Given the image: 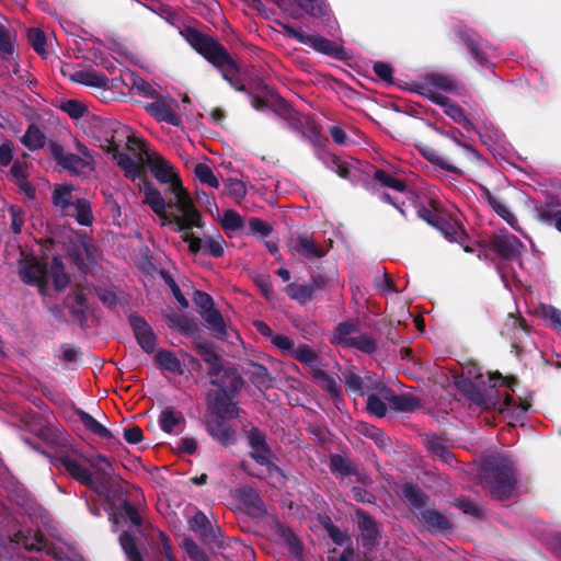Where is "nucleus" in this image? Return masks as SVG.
Here are the masks:
<instances>
[{
    "mask_svg": "<svg viewBox=\"0 0 561 561\" xmlns=\"http://www.w3.org/2000/svg\"><path fill=\"white\" fill-rule=\"evenodd\" d=\"M53 465L64 468L79 483L95 488V479L104 480L112 472V465L102 455L85 457L78 451L60 453Z\"/></svg>",
    "mask_w": 561,
    "mask_h": 561,
    "instance_id": "obj_1",
    "label": "nucleus"
},
{
    "mask_svg": "<svg viewBox=\"0 0 561 561\" xmlns=\"http://www.w3.org/2000/svg\"><path fill=\"white\" fill-rule=\"evenodd\" d=\"M7 522L3 525L5 531L4 538H0V557L5 558L12 554L20 548L27 551H45L49 553V548L46 540L37 531L26 526V519L23 515L9 516L1 519L0 524Z\"/></svg>",
    "mask_w": 561,
    "mask_h": 561,
    "instance_id": "obj_2",
    "label": "nucleus"
},
{
    "mask_svg": "<svg viewBox=\"0 0 561 561\" xmlns=\"http://www.w3.org/2000/svg\"><path fill=\"white\" fill-rule=\"evenodd\" d=\"M140 192L144 195L142 202L148 205L151 210L160 218L161 226L173 227L174 230H183L185 228L201 227V214L193 205V214H186L182 209H178L174 203L171 205L174 211L167 210V203L162 194L153 185L142 182Z\"/></svg>",
    "mask_w": 561,
    "mask_h": 561,
    "instance_id": "obj_3",
    "label": "nucleus"
},
{
    "mask_svg": "<svg viewBox=\"0 0 561 561\" xmlns=\"http://www.w3.org/2000/svg\"><path fill=\"white\" fill-rule=\"evenodd\" d=\"M482 480L484 486L496 499L513 496L517 483L513 461L505 456L489 458L482 467Z\"/></svg>",
    "mask_w": 561,
    "mask_h": 561,
    "instance_id": "obj_4",
    "label": "nucleus"
},
{
    "mask_svg": "<svg viewBox=\"0 0 561 561\" xmlns=\"http://www.w3.org/2000/svg\"><path fill=\"white\" fill-rule=\"evenodd\" d=\"M278 8L293 19L309 15L316 26L340 39V26L325 0H278Z\"/></svg>",
    "mask_w": 561,
    "mask_h": 561,
    "instance_id": "obj_5",
    "label": "nucleus"
},
{
    "mask_svg": "<svg viewBox=\"0 0 561 561\" xmlns=\"http://www.w3.org/2000/svg\"><path fill=\"white\" fill-rule=\"evenodd\" d=\"M186 38L191 46L211 62L221 72L224 79L229 81L236 90L243 89L242 85L234 81L238 67L222 46L213 38L192 28L186 31Z\"/></svg>",
    "mask_w": 561,
    "mask_h": 561,
    "instance_id": "obj_6",
    "label": "nucleus"
},
{
    "mask_svg": "<svg viewBox=\"0 0 561 561\" xmlns=\"http://www.w3.org/2000/svg\"><path fill=\"white\" fill-rule=\"evenodd\" d=\"M146 163L153 176L162 184L170 185V192L174 197V206L193 214V201L187 191L183 187L174 167L158 153L147 154Z\"/></svg>",
    "mask_w": 561,
    "mask_h": 561,
    "instance_id": "obj_7",
    "label": "nucleus"
},
{
    "mask_svg": "<svg viewBox=\"0 0 561 561\" xmlns=\"http://www.w3.org/2000/svg\"><path fill=\"white\" fill-rule=\"evenodd\" d=\"M92 136L99 147L107 153L117 150L122 144H125L130 150L140 149V140L133 130L117 121L95 119Z\"/></svg>",
    "mask_w": 561,
    "mask_h": 561,
    "instance_id": "obj_8",
    "label": "nucleus"
},
{
    "mask_svg": "<svg viewBox=\"0 0 561 561\" xmlns=\"http://www.w3.org/2000/svg\"><path fill=\"white\" fill-rule=\"evenodd\" d=\"M278 25L284 30L286 36L296 39L298 43L310 47L319 54L335 59H344L347 57L341 39H329L313 31L307 33L284 22H278Z\"/></svg>",
    "mask_w": 561,
    "mask_h": 561,
    "instance_id": "obj_9",
    "label": "nucleus"
},
{
    "mask_svg": "<svg viewBox=\"0 0 561 561\" xmlns=\"http://www.w3.org/2000/svg\"><path fill=\"white\" fill-rule=\"evenodd\" d=\"M72 191L70 185H56L53 192L54 205L64 216L76 218L80 225H91L93 217L90 203L84 198L73 197Z\"/></svg>",
    "mask_w": 561,
    "mask_h": 561,
    "instance_id": "obj_10",
    "label": "nucleus"
},
{
    "mask_svg": "<svg viewBox=\"0 0 561 561\" xmlns=\"http://www.w3.org/2000/svg\"><path fill=\"white\" fill-rule=\"evenodd\" d=\"M249 444L251 447V457L260 465L261 469L257 477L266 479L268 476L273 481L271 483H280L283 481V474L280 470L270 462V451L265 445L264 435L256 428H252L249 434Z\"/></svg>",
    "mask_w": 561,
    "mask_h": 561,
    "instance_id": "obj_11",
    "label": "nucleus"
},
{
    "mask_svg": "<svg viewBox=\"0 0 561 561\" xmlns=\"http://www.w3.org/2000/svg\"><path fill=\"white\" fill-rule=\"evenodd\" d=\"M374 178L383 186L393 190L394 194L385 193L382 199L393 205L402 215H404L403 206L407 203H414V194L399 179L392 176L383 170H376Z\"/></svg>",
    "mask_w": 561,
    "mask_h": 561,
    "instance_id": "obj_12",
    "label": "nucleus"
},
{
    "mask_svg": "<svg viewBox=\"0 0 561 561\" xmlns=\"http://www.w3.org/2000/svg\"><path fill=\"white\" fill-rule=\"evenodd\" d=\"M417 92L433 101L443 102L446 96L444 93L453 92L456 88V81L448 75L430 73L426 75L416 85Z\"/></svg>",
    "mask_w": 561,
    "mask_h": 561,
    "instance_id": "obj_13",
    "label": "nucleus"
},
{
    "mask_svg": "<svg viewBox=\"0 0 561 561\" xmlns=\"http://www.w3.org/2000/svg\"><path fill=\"white\" fill-rule=\"evenodd\" d=\"M456 383L461 391L466 392L473 400L478 401L480 397L478 392H480L482 388L495 387L497 383H500L505 385L514 390L513 386L515 380L503 378L501 375L478 373L474 376L469 374L466 378L457 380Z\"/></svg>",
    "mask_w": 561,
    "mask_h": 561,
    "instance_id": "obj_14",
    "label": "nucleus"
},
{
    "mask_svg": "<svg viewBox=\"0 0 561 561\" xmlns=\"http://www.w3.org/2000/svg\"><path fill=\"white\" fill-rule=\"evenodd\" d=\"M491 247L504 260L519 259L525 252V245L507 230H497L491 239Z\"/></svg>",
    "mask_w": 561,
    "mask_h": 561,
    "instance_id": "obj_15",
    "label": "nucleus"
},
{
    "mask_svg": "<svg viewBox=\"0 0 561 561\" xmlns=\"http://www.w3.org/2000/svg\"><path fill=\"white\" fill-rule=\"evenodd\" d=\"M176 106L178 102L175 100L160 96H157L153 102H149L144 105L145 110L157 122L179 127L181 125V117L175 112Z\"/></svg>",
    "mask_w": 561,
    "mask_h": 561,
    "instance_id": "obj_16",
    "label": "nucleus"
},
{
    "mask_svg": "<svg viewBox=\"0 0 561 561\" xmlns=\"http://www.w3.org/2000/svg\"><path fill=\"white\" fill-rule=\"evenodd\" d=\"M19 274L25 284L35 285L41 294H45L48 284V271L38 260L34 257L26 259L21 264Z\"/></svg>",
    "mask_w": 561,
    "mask_h": 561,
    "instance_id": "obj_17",
    "label": "nucleus"
},
{
    "mask_svg": "<svg viewBox=\"0 0 561 561\" xmlns=\"http://www.w3.org/2000/svg\"><path fill=\"white\" fill-rule=\"evenodd\" d=\"M211 383L218 386L220 389L214 399L210 398L211 409L222 419H231L238 415V408L227 392L228 382L219 378L211 379ZM231 386V381L229 382ZM237 387H234L236 389Z\"/></svg>",
    "mask_w": 561,
    "mask_h": 561,
    "instance_id": "obj_18",
    "label": "nucleus"
},
{
    "mask_svg": "<svg viewBox=\"0 0 561 561\" xmlns=\"http://www.w3.org/2000/svg\"><path fill=\"white\" fill-rule=\"evenodd\" d=\"M423 217L434 227H436L442 234L450 242L463 243L466 238L465 231L459 224L454 219H446L437 216L430 210H424Z\"/></svg>",
    "mask_w": 561,
    "mask_h": 561,
    "instance_id": "obj_19",
    "label": "nucleus"
},
{
    "mask_svg": "<svg viewBox=\"0 0 561 561\" xmlns=\"http://www.w3.org/2000/svg\"><path fill=\"white\" fill-rule=\"evenodd\" d=\"M129 323L139 346L146 353H152L157 345V337L150 325L142 318L135 314L129 317Z\"/></svg>",
    "mask_w": 561,
    "mask_h": 561,
    "instance_id": "obj_20",
    "label": "nucleus"
},
{
    "mask_svg": "<svg viewBox=\"0 0 561 561\" xmlns=\"http://www.w3.org/2000/svg\"><path fill=\"white\" fill-rule=\"evenodd\" d=\"M343 378L346 389L359 396H363L365 392L370 390H377L380 392V387L383 386L380 381L375 380L369 375L360 377L352 371H347L343 375Z\"/></svg>",
    "mask_w": 561,
    "mask_h": 561,
    "instance_id": "obj_21",
    "label": "nucleus"
},
{
    "mask_svg": "<svg viewBox=\"0 0 561 561\" xmlns=\"http://www.w3.org/2000/svg\"><path fill=\"white\" fill-rule=\"evenodd\" d=\"M198 353L202 356V358L209 364V370L208 374L210 375L211 379L219 378V374L224 371L225 377L231 378V386L238 387L239 385V378L237 376V373L231 369H224L219 365V358L218 356L206 345L198 346Z\"/></svg>",
    "mask_w": 561,
    "mask_h": 561,
    "instance_id": "obj_22",
    "label": "nucleus"
},
{
    "mask_svg": "<svg viewBox=\"0 0 561 561\" xmlns=\"http://www.w3.org/2000/svg\"><path fill=\"white\" fill-rule=\"evenodd\" d=\"M289 250L295 254L312 260L324 256V251L307 234H299L289 243Z\"/></svg>",
    "mask_w": 561,
    "mask_h": 561,
    "instance_id": "obj_23",
    "label": "nucleus"
},
{
    "mask_svg": "<svg viewBox=\"0 0 561 561\" xmlns=\"http://www.w3.org/2000/svg\"><path fill=\"white\" fill-rule=\"evenodd\" d=\"M275 536L287 548L291 558H305L304 546L296 535L285 525H275Z\"/></svg>",
    "mask_w": 561,
    "mask_h": 561,
    "instance_id": "obj_24",
    "label": "nucleus"
},
{
    "mask_svg": "<svg viewBox=\"0 0 561 561\" xmlns=\"http://www.w3.org/2000/svg\"><path fill=\"white\" fill-rule=\"evenodd\" d=\"M380 394L388 402L389 407L399 411H413L419 408L417 399L410 394H396L386 386L380 387Z\"/></svg>",
    "mask_w": 561,
    "mask_h": 561,
    "instance_id": "obj_25",
    "label": "nucleus"
},
{
    "mask_svg": "<svg viewBox=\"0 0 561 561\" xmlns=\"http://www.w3.org/2000/svg\"><path fill=\"white\" fill-rule=\"evenodd\" d=\"M530 404L526 400L517 402L511 394L505 393L503 401L499 402V410L511 419V422H520Z\"/></svg>",
    "mask_w": 561,
    "mask_h": 561,
    "instance_id": "obj_26",
    "label": "nucleus"
},
{
    "mask_svg": "<svg viewBox=\"0 0 561 561\" xmlns=\"http://www.w3.org/2000/svg\"><path fill=\"white\" fill-rule=\"evenodd\" d=\"M222 558L228 561L239 559L242 561H252L256 558L254 549L245 545L240 539H232L224 549Z\"/></svg>",
    "mask_w": 561,
    "mask_h": 561,
    "instance_id": "obj_27",
    "label": "nucleus"
},
{
    "mask_svg": "<svg viewBox=\"0 0 561 561\" xmlns=\"http://www.w3.org/2000/svg\"><path fill=\"white\" fill-rule=\"evenodd\" d=\"M61 165L73 174L85 175L94 170V161L89 158L68 153L61 158Z\"/></svg>",
    "mask_w": 561,
    "mask_h": 561,
    "instance_id": "obj_28",
    "label": "nucleus"
},
{
    "mask_svg": "<svg viewBox=\"0 0 561 561\" xmlns=\"http://www.w3.org/2000/svg\"><path fill=\"white\" fill-rule=\"evenodd\" d=\"M113 160L122 169L125 176L131 181L140 180L142 176L141 167L128 154L119 152L118 149L111 153Z\"/></svg>",
    "mask_w": 561,
    "mask_h": 561,
    "instance_id": "obj_29",
    "label": "nucleus"
},
{
    "mask_svg": "<svg viewBox=\"0 0 561 561\" xmlns=\"http://www.w3.org/2000/svg\"><path fill=\"white\" fill-rule=\"evenodd\" d=\"M185 424L183 414L173 409H164L159 416V425L161 430L168 434L178 433Z\"/></svg>",
    "mask_w": 561,
    "mask_h": 561,
    "instance_id": "obj_30",
    "label": "nucleus"
},
{
    "mask_svg": "<svg viewBox=\"0 0 561 561\" xmlns=\"http://www.w3.org/2000/svg\"><path fill=\"white\" fill-rule=\"evenodd\" d=\"M357 524L360 530L364 546L370 547L378 537V528L376 523L363 511H357Z\"/></svg>",
    "mask_w": 561,
    "mask_h": 561,
    "instance_id": "obj_31",
    "label": "nucleus"
},
{
    "mask_svg": "<svg viewBox=\"0 0 561 561\" xmlns=\"http://www.w3.org/2000/svg\"><path fill=\"white\" fill-rule=\"evenodd\" d=\"M202 318L206 328L211 332L214 336L218 339H224L227 336V325L218 310L214 308L213 310L203 312Z\"/></svg>",
    "mask_w": 561,
    "mask_h": 561,
    "instance_id": "obj_32",
    "label": "nucleus"
},
{
    "mask_svg": "<svg viewBox=\"0 0 561 561\" xmlns=\"http://www.w3.org/2000/svg\"><path fill=\"white\" fill-rule=\"evenodd\" d=\"M420 519L431 531H442L449 528L450 526L448 519L445 516L428 508L422 510L420 512Z\"/></svg>",
    "mask_w": 561,
    "mask_h": 561,
    "instance_id": "obj_33",
    "label": "nucleus"
},
{
    "mask_svg": "<svg viewBox=\"0 0 561 561\" xmlns=\"http://www.w3.org/2000/svg\"><path fill=\"white\" fill-rule=\"evenodd\" d=\"M156 362L158 365L165 371L182 375L183 367L181 360L175 356V354L168 350H160L156 354Z\"/></svg>",
    "mask_w": 561,
    "mask_h": 561,
    "instance_id": "obj_34",
    "label": "nucleus"
},
{
    "mask_svg": "<svg viewBox=\"0 0 561 561\" xmlns=\"http://www.w3.org/2000/svg\"><path fill=\"white\" fill-rule=\"evenodd\" d=\"M11 174L20 188L23 190L27 196L32 197L34 195V188L26 181L27 165L23 162L15 161L11 168Z\"/></svg>",
    "mask_w": 561,
    "mask_h": 561,
    "instance_id": "obj_35",
    "label": "nucleus"
},
{
    "mask_svg": "<svg viewBox=\"0 0 561 561\" xmlns=\"http://www.w3.org/2000/svg\"><path fill=\"white\" fill-rule=\"evenodd\" d=\"M427 450L434 456L437 457L439 460L447 465H451L454 461V456L450 453V450L444 446L439 438L437 437H430L426 442Z\"/></svg>",
    "mask_w": 561,
    "mask_h": 561,
    "instance_id": "obj_36",
    "label": "nucleus"
},
{
    "mask_svg": "<svg viewBox=\"0 0 561 561\" xmlns=\"http://www.w3.org/2000/svg\"><path fill=\"white\" fill-rule=\"evenodd\" d=\"M489 204L492 209L503 218L514 230L520 231L518 227L517 218L510 210V208L500 199L489 196Z\"/></svg>",
    "mask_w": 561,
    "mask_h": 561,
    "instance_id": "obj_37",
    "label": "nucleus"
},
{
    "mask_svg": "<svg viewBox=\"0 0 561 561\" xmlns=\"http://www.w3.org/2000/svg\"><path fill=\"white\" fill-rule=\"evenodd\" d=\"M437 104L442 105L444 108V113L448 115L456 123L461 124L466 129L471 127L470 121L466 117L462 108L458 105L450 102L448 98H446L443 102H438Z\"/></svg>",
    "mask_w": 561,
    "mask_h": 561,
    "instance_id": "obj_38",
    "label": "nucleus"
},
{
    "mask_svg": "<svg viewBox=\"0 0 561 561\" xmlns=\"http://www.w3.org/2000/svg\"><path fill=\"white\" fill-rule=\"evenodd\" d=\"M51 279L54 287L57 290L64 289L68 284V277L60 260L55 257L53 260L50 271L48 272V280Z\"/></svg>",
    "mask_w": 561,
    "mask_h": 561,
    "instance_id": "obj_39",
    "label": "nucleus"
},
{
    "mask_svg": "<svg viewBox=\"0 0 561 561\" xmlns=\"http://www.w3.org/2000/svg\"><path fill=\"white\" fill-rule=\"evenodd\" d=\"M226 193L236 199L237 202L242 201L247 195V185L242 180L237 178H228L224 181Z\"/></svg>",
    "mask_w": 561,
    "mask_h": 561,
    "instance_id": "obj_40",
    "label": "nucleus"
},
{
    "mask_svg": "<svg viewBox=\"0 0 561 561\" xmlns=\"http://www.w3.org/2000/svg\"><path fill=\"white\" fill-rule=\"evenodd\" d=\"M13 54V36L11 32L0 22V57L2 60H8L12 58Z\"/></svg>",
    "mask_w": 561,
    "mask_h": 561,
    "instance_id": "obj_41",
    "label": "nucleus"
},
{
    "mask_svg": "<svg viewBox=\"0 0 561 561\" xmlns=\"http://www.w3.org/2000/svg\"><path fill=\"white\" fill-rule=\"evenodd\" d=\"M22 141L31 150H36L44 147L46 137L38 127L32 125L26 130Z\"/></svg>",
    "mask_w": 561,
    "mask_h": 561,
    "instance_id": "obj_42",
    "label": "nucleus"
},
{
    "mask_svg": "<svg viewBox=\"0 0 561 561\" xmlns=\"http://www.w3.org/2000/svg\"><path fill=\"white\" fill-rule=\"evenodd\" d=\"M403 497L414 507L421 508L425 506L427 497L425 494L413 484H404L402 488Z\"/></svg>",
    "mask_w": 561,
    "mask_h": 561,
    "instance_id": "obj_43",
    "label": "nucleus"
},
{
    "mask_svg": "<svg viewBox=\"0 0 561 561\" xmlns=\"http://www.w3.org/2000/svg\"><path fill=\"white\" fill-rule=\"evenodd\" d=\"M196 178L210 187L218 188L219 181L215 175L213 169L206 163H197L194 169Z\"/></svg>",
    "mask_w": 561,
    "mask_h": 561,
    "instance_id": "obj_44",
    "label": "nucleus"
},
{
    "mask_svg": "<svg viewBox=\"0 0 561 561\" xmlns=\"http://www.w3.org/2000/svg\"><path fill=\"white\" fill-rule=\"evenodd\" d=\"M313 375L320 387L327 390L332 397H337L340 394L341 387L333 377L329 376L321 369L314 370Z\"/></svg>",
    "mask_w": 561,
    "mask_h": 561,
    "instance_id": "obj_45",
    "label": "nucleus"
},
{
    "mask_svg": "<svg viewBox=\"0 0 561 561\" xmlns=\"http://www.w3.org/2000/svg\"><path fill=\"white\" fill-rule=\"evenodd\" d=\"M119 543L122 549L125 551L128 561H141L135 538L129 531H124V534L119 536Z\"/></svg>",
    "mask_w": 561,
    "mask_h": 561,
    "instance_id": "obj_46",
    "label": "nucleus"
},
{
    "mask_svg": "<svg viewBox=\"0 0 561 561\" xmlns=\"http://www.w3.org/2000/svg\"><path fill=\"white\" fill-rule=\"evenodd\" d=\"M355 335L356 330L352 324L341 323L334 332L333 343L347 347Z\"/></svg>",
    "mask_w": 561,
    "mask_h": 561,
    "instance_id": "obj_47",
    "label": "nucleus"
},
{
    "mask_svg": "<svg viewBox=\"0 0 561 561\" xmlns=\"http://www.w3.org/2000/svg\"><path fill=\"white\" fill-rule=\"evenodd\" d=\"M541 316L551 329L561 336V310L553 306H542Z\"/></svg>",
    "mask_w": 561,
    "mask_h": 561,
    "instance_id": "obj_48",
    "label": "nucleus"
},
{
    "mask_svg": "<svg viewBox=\"0 0 561 561\" xmlns=\"http://www.w3.org/2000/svg\"><path fill=\"white\" fill-rule=\"evenodd\" d=\"M388 402L383 399V397L378 392V394H369L367 398V410L369 413L382 417L387 413Z\"/></svg>",
    "mask_w": 561,
    "mask_h": 561,
    "instance_id": "obj_49",
    "label": "nucleus"
},
{
    "mask_svg": "<svg viewBox=\"0 0 561 561\" xmlns=\"http://www.w3.org/2000/svg\"><path fill=\"white\" fill-rule=\"evenodd\" d=\"M225 240L221 236L208 237L204 239V253L213 257H220L224 255Z\"/></svg>",
    "mask_w": 561,
    "mask_h": 561,
    "instance_id": "obj_50",
    "label": "nucleus"
},
{
    "mask_svg": "<svg viewBox=\"0 0 561 561\" xmlns=\"http://www.w3.org/2000/svg\"><path fill=\"white\" fill-rule=\"evenodd\" d=\"M71 79L78 83L92 87H103L106 81L103 76L89 71H78L71 77Z\"/></svg>",
    "mask_w": 561,
    "mask_h": 561,
    "instance_id": "obj_51",
    "label": "nucleus"
},
{
    "mask_svg": "<svg viewBox=\"0 0 561 561\" xmlns=\"http://www.w3.org/2000/svg\"><path fill=\"white\" fill-rule=\"evenodd\" d=\"M130 90L145 98H156V90L144 79L130 76Z\"/></svg>",
    "mask_w": 561,
    "mask_h": 561,
    "instance_id": "obj_52",
    "label": "nucleus"
},
{
    "mask_svg": "<svg viewBox=\"0 0 561 561\" xmlns=\"http://www.w3.org/2000/svg\"><path fill=\"white\" fill-rule=\"evenodd\" d=\"M81 421L88 430H90L92 433L99 435L100 437H104V438L111 437V432L105 426H103L99 421H96L93 416H91L90 414L82 412Z\"/></svg>",
    "mask_w": 561,
    "mask_h": 561,
    "instance_id": "obj_53",
    "label": "nucleus"
},
{
    "mask_svg": "<svg viewBox=\"0 0 561 561\" xmlns=\"http://www.w3.org/2000/svg\"><path fill=\"white\" fill-rule=\"evenodd\" d=\"M291 355L301 364L314 366L317 364V354L307 345H299L294 348Z\"/></svg>",
    "mask_w": 561,
    "mask_h": 561,
    "instance_id": "obj_54",
    "label": "nucleus"
},
{
    "mask_svg": "<svg viewBox=\"0 0 561 561\" xmlns=\"http://www.w3.org/2000/svg\"><path fill=\"white\" fill-rule=\"evenodd\" d=\"M330 469L333 473L347 476L352 473V465L348 459L341 455H334L330 459Z\"/></svg>",
    "mask_w": 561,
    "mask_h": 561,
    "instance_id": "obj_55",
    "label": "nucleus"
},
{
    "mask_svg": "<svg viewBox=\"0 0 561 561\" xmlns=\"http://www.w3.org/2000/svg\"><path fill=\"white\" fill-rule=\"evenodd\" d=\"M27 38L34 50L39 55L46 53V38L44 33L38 28H31L27 32Z\"/></svg>",
    "mask_w": 561,
    "mask_h": 561,
    "instance_id": "obj_56",
    "label": "nucleus"
},
{
    "mask_svg": "<svg viewBox=\"0 0 561 561\" xmlns=\"http://www.w3.org/2000/svg\"><path fill=\"white\" fill-rule=\"evenodd\" d=\"M287 294L295 300L305 302L312 296V289L307 285L290 284L286 288Z\"/></svg>",
    "mask_w": 561,
    "mask_h": 561,
    "instance_id": "obj_57",
    "label": "nucleus"
},
{
    "mask_svg": "<svg viewBox=\"0 0 561 561\" xmlns=\"http://www.w3.org/2000/svg\"><path fill=\"white\" fill-rule=\"evenodd\" d=\"M242 218L234 210H226L221 218V226L226 230L237 231L242 227Z\"/></svg>",
    "mask_w": 561,
    "mask_h": 561,
    "instance_id": "obj_58",
    "label": "nucleus"
},
{
    "mask_svg": "<svg viewBox=\"0 0 561 561\" xmlns=\"http://www.w3.org/2000/svg\"><path fill=\"white\" fill-rule=\"evenodd\" d=\"M347 347H355L365 353H373L375 351V341L366 334H356Z\"/></svg>",
    "mask_w": 561,
    "mask_h": 561,
    "instance_id": "obj_59",
    "label": "nucleus"
},
{
    "mask_svg": "<svg viewBox=\"0 0 561 561\" xmlns=\"http://www.w3.org/2000/svg\"><path fill=\"white\" fill-rule=\"evenodd\" d=\"M192 228H185L183 230H178L182 232V239L184 242L188 244V250L191 253L196 254L199 251L204 252V240L198 237H195L190 232Z\"/></svg>",
    "mask_w": 561,
    "mask_h": 561,
    "instance_id": "obj_60",
    "label": "nucleus"
},
{
    "mask_svg": "<svg viewBox=\"0 0 561 561\" xmlns=\"http://www.w3.org/2000/svg\"><path fill=\"white\" fill-rule=\"evenodd\" d=\"M193 300L195 305L198 307L201 316H203V312H207L208 310L214 309L213 299L206 293L196 290L194 293Z\"/></svg>",
    "mask_w": 561,
    "mask_h": 561,
    "instance_id": "obj_61",
    "label": "nucleus"
},
{
    "mask_svg": "<svg viewBox=\"0 0 561 561\" xmlns=\"http://www.w3.org/2000/svg\"><path fill=\"white\" fill-rule=\"evenodd\" d=\"M61 110L75 119L82 117L85 112V107L76 100H68L64 102Z\"/></svg>",
    "mask_w": 561,
    "mask_h": 561,
    "instance_id": "obj_62",
    "label": "nucleus"
},
{
    "mask_svg": "<svg viewBox=\"0 0 561 561\" xmlns=\"http://www.w3.org/2000/svg\"><path fill=\"white\" fill-rule=\"evenodd\" d=\"M190 528L199 534L204 535L207 527H208V519L206 515L202 512H197L191 519H190Z\"/></svg>",
    "mask_w": 561,
    "mask_h": 561,
    "instance_id": "obj_63",
    "label": "nucleus"
},
{
    "mask_svg": "<svg viewBox=\"0 0 561 561\" xmlns=\"http://www.w3.org/2000/svg\"><path fill=\"white\" fill-rule=\"evenodd\" d=\"M181 547L183 548L187 558L192 559L193 561H201L203 557L202 551L194 540L185 538L183 539Z\"/></svg>",
    "mask_w": 561,
    "mask_h": 561,
    "instance_id": "obj_64",
    "label": "nucleus"
}]
</instances>
